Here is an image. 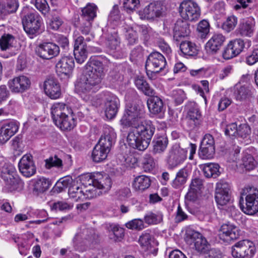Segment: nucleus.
Returning <instances> with one entry per match:
<instances>
[{
	"label": "nucleus",
	"mask_w": 258,
	"mask_h": 258,
	"mask_svg": "<svg viewBox=\"0 0 258 258\" xmlns=\"http://www.w3.org/2000/svg\"><path fill=\"white\" fill-rule=\"evenodd\" d=\"M105 76L104 67L99 61L93 60L85 66L84 74L77 81L75 89L85 101L90 100L91 94L98 89Z\"/></svg>",
	"instance_id": "nucleus-1"
},
{
	"label": "nucleus",
	"mask_w": 258,
	"mask_h": 258,
	"mask_svg": "<svg viewBox=\"0 0 258 258\" xmlns=\"http://www.w3.org/2000/svg\"><path fill=\"white\" fill-rule=\"evenodd\" d=\"M155 127L150 120L139 126H132L126 137V142L133 149L145 151L148 147L155 133Z\"/></svg>",
	"instance_id": "nucleus-2"
},
{
	"label": "nucleus",
	"mask_w": 258,
	"mask_h": 258,
	"mask_svg": "<svg viewBox=\"0 0 258 258\" xmlns=\"http://www.w3.org/2000/svg\"><path fill=\"white\" fill-rule=\"evenodd\" d=\"M145 112L139 105L135 104L126 106L124 113L120 120V124L125 126L141 125L145 122Z\"/></svg>",
	"instance_id": "nucleus-3"
},
{
	"label": "nucleus",
	"mask_w": 258,
	"mask_h": 258,
	"mask_svg": "<svg viewBox=\"0 0 258 258\" xmlns=\"http://www.w3.org/2000/svg\"><path fill=\"white\" fill-rule=\"evenodd\" d=\"M29 8L24 7L22 10L23 27L26 33L30 34L36 33L39 29L42 19L34 10L29 12Z\"/></svg>",
	"instance_id": "nucleus-4"
},
{
	"label": "nucleus",
	"mask_w": 258,
	"mask_h": 258,
	"mask_svg": "<svg viewBox=\"0 0 258 258\" xmlns=\"http://www.w3.org/2000/svg\"><path fill=\"white\" fill-rule=\"evenodd\" d=\"M255 252L254 243L248 239L240 240L231 247V254L235 258H252Z\"/></svg>",
	"instance_id": "nucleus-5"
},
{
	"label": "nucleus",
	"mask_w": 258,
	"mask_h": 258,
	"mask_svg": "<svg viewBox=\"0 0 258 258\" xmlns=\"http://www.w3.org/2000/svg\"><path fill=\"white\" fill-rule=\"evenodd\" d=\"M179 12L184 20L196 21L200 17L201 11L199 5L192 0H185L180 5Z\"/></svg>",
	"instance_id": "nucleus-6"
},
{
	"label": "nucleus",
	"mask_w": 258,
	"mask_h": 258,
	"mask_svg": "<svg viewBox=\"0 0 258 258\" xmlns=\"http://www.w3.org/2000/svg\"><path fill=\"white\" fill-rule=\"evenodd\" d=\"M166 66L165 57L158 52H153L148 57L146 60L145 68L147 74L149 78L150 74L152 75L162 71Z\"/></svg>",
	"instance_id": "nucleus-7"
},
{
	"label": "nucleus",
	"mask_w": 258,
	"mask_h": 258,
	"mask_svg": "<svg viewBox=\"0 0 258 258\" xmlns=\"http://www.w3.org/2000/svg\"><path fill=\"white\" fill-rule=\"evenodd\" d=\"M239 204L241 210L246 214L253 215L258 212V189L250 187L245 197V206L242 197L240 198Z\"/></svg>",
	"instance_id": "nucleus-8"
},
{
	"label": "nucleus",
	"mask_w": 258,
	"mask_h": 258,
	"mask_svg": "<svg viewBox=\"0 0 258 258\" xmlns=\"http://www.w3.org/2000/svg\"><path fill=\"white\" fill-rule=\"evenodd\" d=\"M0 176L13 188L20 182L15 167L6 163L3 157H0Z\"/></svg>",
	"instance_id": "nucleus-9"
},
{
	"label": "nucleus",
	"mask_w": 258,
	"mask_h": 258,
	"mask_svg": "<svg viewBox=\"0 0 258 258\" xmlns=\"http://www.w3.org/2000/svg\"><path fill=\"white\" fill-rule=\"evenodd\" d=\"M187 158V151L174 145L169 151L167 163L168 168L173 169L183 163Z\"/></svg>",
	"instance_id": "nucleus-10"
},
{
	"label": "nucleus",
	"mask_w": 258,
	"mask_h": 258,
	"mask_svg": "<svg viewBox=\"0 0 258 258\" xmlns=\"http://www.w3.org/2000/svg\"><path fill=\"white\" fill-rule=\"evenodd\" d=\"M95 233L93 229L84 228L81 232L77 233L74 238V245L79 251L85 250L95 238Z\"/></svg>",
	"instance_id": "nucleus-11"
},
{
	"label": "nucleus",
	"mask_w": 258,
	"mask_h": 258,
	"mask_svg": "<svg viewBox=\"0 0 258 258\" xmlns=\"http://www.w3.org/2000/svg\"><path fill=\"white\" fill-rule=\"evenodd\" d=\"M215 140L209 134H206L201 142L199 150V156L202 159H211L215 154Z\"/></svg>",
	"instance_id": "nucleus-12"
},
{
	"label": "nucleus",
	"mask_w": 258,
	"mask_h": 258,
	"mask_svg": "<svg viewBox=\"0 0 258 258\" xmlns=\"http://www.w3.org/2000/svg\"><path fill=\"white\" fill-rule=\"evenodd\" d=\"M59 52V47L52 42L41 43L35 48L36 55L45 59H50L57 56Z\"/></svg>",
	"instance_id": "nucleus-13"
},
{
	"label": "nucleus",
	"mask_w": 258,
	"mask_h": 258,
	"mask_svg": "<svg viewBox=\"0 0 258 258\" xmlns=\"http://www.w3.org/2000/svg\"><path fill=\"white\" fill-rule=\"evenodd\" d=\"M104 110L107 118L112 119L114 117L120 106L119 99L110 92L104 93Z\"/></svg>",
	"instance_id": "nucleus-14"
},
{
	"label": "nucleus",
	"mask_w": 258,
	"mask_h": 258,
	"mask_svg": "<svg viewBox=\"0 0 258 258\" xmlns=\"http://www.w3.org/2000/svg\"><path fill=\"white\" fill-rule=\"evenodd\" d=\"M83 178L87 180L89 184H92L95 186L97 189H102L105 192L111 188V180L107 174L103 175L100 173H96L93 177L88 174L82 176L83 181Z\"/></svg>",
	"instance_id": "nucleus-15"
},
{
	"label": "nucleus",
	"mask_w": 258,
	"mask_h": 258,
	"mask_svg": "<svg viewBox=\"0 0 258 258\" xmlns=\"http://www.w3.org/2000/svg\"><path fill=\"white\" fill-rule=\"evenodd\" d=\"M0 126V142L4 144L18 132L19 124L15 120H8L2 122Z\"/></svg>",
	"instance_id": "nucleus-16"
},
{
	"label": "nucleus",
	"mask_w": 258,
	"mask_h": 258,
	"mask_svg": "<svg viewBox=\"0 0 258 258\" xmlns=\"http://www.w3.org/2000/svg\"><path fill=\"white\" fill-rule=\"evenodd\" d=\"M84 37L75 35L74 54L77 62L83 63L88 56V47Z\"/></svg>",
	"instance_id": "nucleus-17"
},
{
	"label": "nucleus",
	"mask_w": 258,
	"mask_h": 258,
	"mask_svg": "<svg viewBox=\"0 0 258 258\" xmlns=\"http://www.w3.org/2000/svg\"><path fill=\"white\" fill-rule=\"evenodd\" d=\"M74 66L73 57H62L56 64V72L60 77L68 79L72 75Z\"/></svg>",
	"instance_id": "nucleus-18"
},
{
	"label": "nucleus",
	"mask_w": 258,
	"mask_h": 258,
	"mask_svg": "<svg viewBox=\"0 0 258 258\" xmlns=\"http://www.w3.org/2000/svg\"><path fill=\"white\" fill-rule=\"evenodd\" d=\"M229 184L224 181H220L216 184L215 198L218 205H226L230 201Z\"/></svg>",
	"instance_id": "nucleus-19"
},
{
	"label": "nucleus",
	"mask_w": 258,
	"mask_h": 258,
	"mask_svg": "<svg viewBox=\"0 0 258 258\" xmlns=\"http://www.w3.org/2000/svg\"><path fill=\"white\" fill-rule=\"evenodd\" d=\"M163 12V6L159 2L150 3L143 10L139 12L140 18L142 19H154L160 17Z\"/></svg>",
	"instance_id": "nucleus-20"
},
{
	"label": "nucleus",
	"mask_w": 258,
	"mask_h": 258,
	"mask_svg": "<svg viewBox=\"0 0 258 258\" xmlns=\"http://www.w3.org/2000/svg\"><path fill=\"white\" fill-rule=\"evenodd\" d=\"M244 47V41L241 39H235L229 42L224 50L222 55L225 59H231L238 54Z\"/></svg>",
	"instance_id": "nucleus-21"
},
{
	"label": "nucleus",
	"mask_w": 258,
	"mask_h": 258,
	"mask_svg": "<svg viewBox=\"0 0 258 258\" xmlns=\"http://www.w3.org/2000/svg\"><path fill=\"white\" fill-rule=\"evenodd\" d=\"M187 237L194 243L195 249L200 253H205L209 250L210 244L207 239L200 233L192 231L187 233Z\"/></svg>",
	"instance_id": "nucleus-22"
},
{
	"label": "nucleus",
	"mask_w": 258,
	"mask_h": 258,
	"mask_svg": "<svg viewBox=\"0 0 258 258\" xmlns=\"http://www.w3.org/2000/svg\"><path fill=\"white\" fill-rule=\"evenodd\" d=\"M18 166L21 173L26 177H30L36 172V167L30 154L24 155L20 160Z\"/></svg>",
	"instance_id": "nucleus-23"
},
{
	"label": "nucleus",
	"mask_w": 258,
	"mask_h": 258,
	"mask_svg": "<svg viewBox=\"0 0 258 258\" xmlns=\"http://www.w3.org/2000/svg\"><path fill=\"white\" fill-rule=\"evenodd\" d=\"M239 236L238 228L232 224H223L220 229L219 237L224 241L229 242Z\"/></svg>",
	"instance_id": "nucleus-24"
},
{
	"label": "nucleus",
	"mask_w": 258,
	"mask_h": 258,
	"mask_svg": "<svg viewBox=\"0 0 258 258\" xmlns=\"http://www.w3.org/2000/svg\"><path fill=\"white\" fill-rule=\"evenodd\" d=\"M30 84V81L27 77L19 76L10 80L8 82V86L12 92L20 93L28 89Z\"/></svg>",
	"instance_id": "nucleus-25"
},
{
	"label": "nucleus",
	"mask_w": 258,
	"mask_h": 258,
	"mask_svg": "<svg viewBox=\"0 0 258 258\" xmlns=\"http://www.w3.org/2000/svg\"><path fill=\"white\" fill-rule=\"evenodd\" d=\"M44 90L45 94L51 99H57L61 95L60 86L53 77L46 79L44 82Z\"/></svg>",
	"instance_id": "nucleus-26"
},
{
	"label": "nucleus",
	"mask_w": 258,
	"mask_h": 258,
	"mask_svg": "<svg viewBox=\"0 0 258 258\" xmlns=\"http://www.w3.org/2000/svg\"><path fill=\"white\" fill-rule=\"evenodd\" d=\"M185 126L187 130L192 131L197 128L201 123V115L197 108H192L188 111L185 119Z\"/></svg>",
	"instance_id": "nucleus-27"
},
{
	"label": "nucleus",
	"mask_w": 258,
	"mask_h": 258,
	"mask_svg": "<svg viewBox=\"0 0 258 258\" xmlns=\"http://www.w3.org/2000/svg\"><path fill=\"white\" fill-rule=\"evenodd\" d=\"M116 138V135L114 129L110 126H106L104 128L103 134L98 144L110 151V148L115 142Z\"/></svg>",
	"instance_id": "nucleus-28"
},
{
	"label": "nucleus",
	"mask_w": 258,
	"mask_h": 258,
	"mask_svg": "<svg viewBox=\"0 0 258 258\" xmlns=\"http://www.w3.org/2000/svg\"><path fill=\"white\" fill-rule=\"evenodd\" d=\"M116 138V135L114 129L110 126H106L104 128L103 134L98 144L110 151V148L115 142Z\"/></svg>",
	"instance_id": "nucleus-29"
},
{
	"label": "nucleus",
	"mask_w": 258,
	"mask_h": 258,
	"mask_svg": "<svg viewBox=\"0 0 258 258\" xmlns=\"http://www.w3.org/2000/svg\"><path fill=\"white\" fill-rule=\"evenodd\" d=\"M190 33L189 25L187 21L179 19L176 22L173 28V38L176 41L188 36Z\"/></svg>",
	"instance_id": "nucleus-30"
},
{
	"label": "nucleus",
	"mask_w": 258,
	"mask_h": 258,
	"mask_svg": "<svg viewBox=\"0 0 258 258\" xmlns=\"http://www.w3.org/2000/svg\"><path fill=\"white\" fill-rule=\"evenodd\" d=\"M225 37L222 34L215 33L212 35L206 44V49L210 54L216 53L223 45Z\"/></svg>",
	"instance_id": "nucleus-31"
},
{
	"label": "nucleus",
	"mask_w": 258,
	"mask_h": 258,
	"mask_svg": "<svg viewBox=\"0 0 258 258\" xmlns=\"http://www.w3.org/2000/svg\"><path fill=\"white\" fill-rule=\"evenodd\" d=\"M70 113H72V109L63 103H55L51 107V114L54 122Z\"/></svg>",
	"instance_id": "nucleus-32"
},
{
	"label": "nucleus",
	"mask_w": 258,
	"mask_h": 258,
	"mask_svg": "<svg viewBox=\"0 0 258 258\" xmlns=\"http://www.w3.org/2000/svg\"><path fill=\"white\" fill-rule=\"evenodd\" d=\"M255 21L253 18L243 19L240 23L238 32L242 36L251 37L254 30Z\"/></svg>",
	"instance_id": "nucleus-33"
},
{
	"label": "nucleus",
	"mask_w": 258,
	"mask_h": 258,
	"mask_svg": "<svg viewBox=\"0 0 258 258\" xmlns=\"http://www.w3.org/2000/svg\"><path fill=\"white\" fill-rule=\"evenodd\" d=\"M147 106L150 113L153 114H162L165 110L162 100L157 96L149 98Z\"/></svg>",
	"instance_id": "nucleus-34"
},
{
	"label": "nucleus",
	"mask_w": 258,
	"mask_h": 258,
	"mask_svg": "<svg viewBox=\"0 0 258 258\" xmlns=\"http://www.w3.org/2000/svg\"><path fill=\"white\" fill-rule=\"evenodd\" d=\"M54 123L62 130H71L76 126V121L72 111V113L66 114Z\"/></svg>",
	"instance_id": "nucleus-35"
},
{
	"label": "nucleus",
	"mask_w": 258,
	"mask_h": 258,
	"mask_svg": "<svg viewBox=\"0 0 258 258\" xmlns=\"http://www.w3.org/2000/svg\"><path fill=\"white\" fill-rule=\"evenodd\" d=\"M108 24L112 27L118 26L121 29V26L127 25L126 22L121 18L118 7L114 6L111 11L108 19Z\"/></svg>",
	"instance_id": "nucleus-36"
},
{
	"label": "nucleus",
	"mask_w": 258,
	"mask_h": 258,
	"mask_svg": "<svg viewBox=\"0 0 258 258\" xmlns=\"http://www.w3.org/2000/svg\"><path fill=\"white\" fill-rule=\"evenodd\" d=\"M189 175L186 167L179 169L176 174L175 178L172 181V186L175 188L181 187L186 182Z\"/></svg>",
	"instance_id": "nucleus-37"
},
{
	"label": "nucleus",
	"mask_w": 258,
	"mask_h": 258,
	"mask_svg": "<svg viewBox=\"0 0 258 258\" xmlns=\"http://www.w3.org/2000/svg\"><path fill=\"white\" fill-rule=\"evenodd\" d=\"M152 144L153 153H161L165 151L167 147L168 139L165 135L157 136L153 139Z\"/></svg>",
	"instance_id": "nucleus-38"
},
{
	"label": "nucleus",
	"mask_w": 258,
	"mask_h": 258,
	"mask_svg": "<svg viewBox=\"0 0 258 258\" xmlns=\"http://www.w3.org/2000/svg\"><path fill=\"white\" fill-rule=\"evenodd\" d=\"M235 98L240 101L248 99L252 95V93L248 86L245 85H236L234 92Z\"/></svg>",
	"instance_id": "nucleus-39"
},
{
	"label": "nucleus",
	"mask_w": 258,
	"mask_h": 258,
	"mask_svg": "<svg viewBox=\"0 0 258 258\" xmlns=\"http://www.w3.org/2000/svg\"><path fill=\"white\" fill-rule=\"evenodd\" d=\"M86 180H87L84 178H83V181L82 178L81 179L83 184V189H84V192H83V200L95 198L102 194L101 191H98L95 186L92 184H89L88 183V186L85 185V184H87V183H85Z\"/></svg>",
	"instance_id": "nucleus-40"
},
{
	"label": "nucleus",
	"mask_w": 258,
	"mask_h": 258,
	"mask_svg": "<svg viewBox=\"0 0 258 258\" xmlns=\"http://www.w3.org/2000/svg\"><path fill=\"white\" fill-rule=\"evenodd\" d=\"M105 45L111 50L117 51L120 48V39L115 31L109 33L106 37Z\"/></svg>",
	"instance_id": "nucleus-41"
},
{
	"label": "nucleus",
	"mask_w": 258,
	"mask_h": 258,
	"mask_svg": "<svg viewBox=\"0 0 258 258\" xmlns=\"http://www.w3.org/2000/svg\"><path fill=\"white\" fill-rule=\"evenodd\" d=\"M109 151L108 149L97 144L92 151V160L95 162H102L107 158Z\"/></svg>",
	"instance_id": "nucleus-42"
},
{
	"label": "nucleus",
	"mask_w": 258,
	"mask_h": 258,
	"mask_svg": "<svg viewBox=\"0 0 258 258\" xmlns=\"http://www.w3.org/2000/svg\"><path fill=\"white\" fill-rule=\"evenodd\" d=\"M50 180L48 178L40 177L35 180L33 192L37 195L41 194L47 190L51 185Z\"/></svg>",
	"instance_id": "nucleus-43"
},
{
	"label": "nucleus",
	"mask_w": 258,
	"mask_h": 258,
	"mask_svg": "<svg viewBox=\"0 0 258 258\" xmlns=\"http://www.w3.org/2000/svg\"><path fill=\"white\" fill-rule=\"evenodd\" d=\"M180 49L184 55L195 56L198 53V49L196 44L190 41H182L180 44Z\"/></svg>",
	"instance_id": "nucleus-44"
},
{
	"label": "nucleus",
	"mask_w": 258,
	"mask_h": 258,
	"mask_svg": "<svg viewBox=\"0 0 258 258\" xmlns=\"http://www.w3.org/2000/svg\"><path fill=\"white\" fill-rule=\"evenodd\" d=\"M151 184L150 178L146 175L136 177L134 181L133 187L136 190L143 191L147 189Z\"/></svg>",
	"instance_id": "nucleus-45"
},
{
	"label": "nucleus",
	"mask_w": 258,
	"mask_h": 258,
	"mask_svg": "<svg viewBox=\"0 0 258 258\" xmlns=\"http://www.w3.org/2000/svg\"><path fill=\"white\" fill-rule=\"evenodd\" d=\"M97 6L93 4H88L82 10V17L84 21L92 22L96 17Z\"/></svg>",
	"instance_id": "nucleus-46"
},
{
	"label": "nucleus",
	"mask_w": 258,
	"mask_h": 258,
	"mask_svg": "<svg viewBox=\"0 0 258 258\" xmlns=\"http://www.w3.org/2000/svg\"><path fill=\"white\" fill-rule=\"evenodd\" d=\"M163 216V213L161 211H150L145 214L144 220L149 225H155L162 221Z\"/></svg>",
	"instance_id": "nucleus-47"
},
{
	"label": "nucleus",
	"mask_w": 258,
	"mask_h": 258,
	"mask_svg": "<svg viewBox=\"0 0 258 258\" xmlns=\"http://www.w3.org/2000/svg\"><path fill=\"white\" fill-rule=\"evenodd\" d=\"M135 83L138 89L142 91L146 95L152 96L155 94L154 90L150 87L143 77H137Z\"/></svg>",
	"instance_id": "nucleus-48"
},
{
	"label": "nucleus",
	"mask_w": 258,
	"mask_h": 258,
	"mask_svg": "<svg viewBox=\"0 0 258 258\" xmlns=\"http://www.w3.org/2000/svg\"><path fill=\"white\" fill-rule=\"evenodd\" d=\"M203 171L207 177L216 178L220 175L219 165L216 163H207L203 165Z\"/></svg>",
	"instance_id": "nucleus-49"
},
{
	"label": "nucleus",
	"mask_w": 258,
	"mask_h": 258,
	"mask_svg": "<svg viewBox=\"0 0 258 258\" xmlns=\"http://www.w3.org/2000/svg\"><path fill=\"white\" fill-rule=\"evenodd\" d=\"M121 30L125 33V36L128 43L133 45L137 43L138 37L137 32L135 31L132 27L127 25L121 26Z\"/></svg>",
	"instance_id": "nucleus-50"
},
{
	"label": "nucleus",
	"mask_w": 258,
	"mask_h": 258,
	"mask_svg": "<svg viewBox=\"0 0 258 258\" xmlns=\"http://www.w3.org/2000/svg\"><path fill=\"white\" fill-rule=\"evenodd\" d=\"M83 192L84 189L83 186L79 187L77 185H73L69 188L68 194L70 198L75 202L83 201Z\"/></svg>",
	"instance_id": "nucleus-51"
},
{
	"label": "nucleus",
	"mask_w": 258,
	"mask_h": 258,
	"mask_svg": "<svg viewBox=\"0 0 258 258\" xmlns=\"http://www.w3.org/2000/svg\"><path fill=\"white\" fill-rule=\"evenodd\" d=\"M91 27L92 22L90 21L83 22L79 27L81 34L86 36L84 37L85 42H90L94 38V35L91 33Z\"/></svg>",
	"instance_id": "nucleus-52"
},
{
	"label": "nucleus",
	"mask_w": 258,
	"mask_h": 258,
	"mask_svg": "<svg viewBox=\"0 0 258 258\" xmlns=\"http://www.w3.org/2000/svg\"><path fill=\"white\" fill-rule=\"evenodd\" d=\"M124 236V229L116 225L110 226L109 238L114 241H120Z\"/></svg>",
	"instance_id": "nucleus-53"
},
{
	"label": "nucleus",
	"mask_w": 258,
	"mask_h": 258,
	"mask_svg": "<svg viewBox=\"0 0 258 258\" xmlns=\"http://www.w3.org/2000/svg\"><path fill=\"white\" fill-rule=\"evenodd\" d=\"M139 241L141 246L144 248L145 250H150L153 246L154 243L152 236L147 232L143 233L140 236Z\"/></svg>",
	"instance_id": "nucleus-54"
},
{
	"label": "nucleus",
	"mask_w": 258,
	"mask_h": 258,
	"mask_svg": "<svg viewBox=\"0 0 258 258\" xmlns=\"http://www.w3.org/2000/svg\"><path fill=\"white\" fill-rule=\"evenodd\" d=\"M237 24V18L231 15L228 16L222 25V28L226 32H230L233 30Z\"/></svg>",
	"instance_id": "nucleus-55"
},
{
	"label": "nucleus",
	"mask_w": 258,
	"mask_h": 258,
	"mask_svg": "<svg viewBox=\"0 0 258 258\" xmlns=\"http://www.w3.org/2000/svg\"><path fill=\"white\" fill-rule=\"evenodd\" d=\"M15 40L14 37L10 34H4L0 37V47L2 50H6L12 46Z\"/></svg>",
	"instance_id": "nucleus-56"
},
{
	"label": "nucleus",
	"mask_w": 258,
	"mask_h": 258,
	"mask_svg": "<svg viewBox=\"0 0 258 258\" xmlns=\"http://www.w3.org/2000/svg\"><path fill=\"white\" fill-rule=\"evenodd\" d=\"M142 165L145 172H150L155 168L156 163L150 155L145 154L143 158Z\"/></svg>",
	"instance_id": "nucleus-57"
},
{
	"label": "nucleus",
	"mask_w": 258,
	"mask_h": 258,
	"mask_svg": "<svg viewBox=\"0 0 258 258\" xmlns=\"http://www.w3.org/2000/svg\"><path fill=\"white\" fill-rule=\"evenodd\" d=\"M73 205L64 201H57L50 205L51 209L55 211H66L72 209Z\"/></svg>",
	"instance_id": "nucleus-58"
},
{
	"label": "nucleus",
	"mask_w": 258,
	"mask_h": 258,
	"mask_svg": "<svg viewBox=\"0 0 258 258\" xmlns=\"http://www.w3.org/2000/svg\"><path fill=\"white\" fill-rule=\"evenodd\" d=\"M197 30L202 38H205L210 31L209 22L205 20L201 21L198 25Z\"/></svg>",
	"instance_id": "nucleus-59"
},
{
	"label": "nucleus",
	"mask_w": 258,
	"mask_h": 258,
	"mask_svg": "<svg viewBox=\"0 0 258 258\" xmlns=\"http://www.w3.org/2000/svg\"><path fill=\"white\" fill-rule=\"evenodd\" d=\"M125 226L130 229L141 230L145 228L144 221L141 219H135L125 224Z\"/></svg>",
	"instance_id": "nucleus-60"
},
{
	"label": "nucleus",
	"mask_w": 258,
	"mask_h": 258,
	"mask_svg": "<svg viewBox=\"0 0 258 258\" xmlns=\"http://www.w3.org/2000/svg\"><path fill=\"white\" fill-rule=\"evenodd\" d=\"M243 165L246 170L253 169L256 165V162L250 154L245 155L242 159Z\"/></svg>",
	"instance_id": "nucleus-61"
},
{
	"label": "nucleus",
	"mask_w": 258,
	"mask_h": 258,
	"mask_svg": "<svg viewBox=\"0 0 258 258\" xmlns=\"http://www.w3.org/2000/svg\"><path fill=\"white\" fill-rule=\"evenodd\" d=\"M18 8L17 0H7V3L2 6L3 13H12L15 12Z\"/></svg>",
	"instance_id": "nucleus-62"
},
{
	"label": "nucleus",
	"mask_w": 258,
	"mask_h": 258,
	"mask_svg": "<svg viewBox=\"0 0 258 258\" xmlns=\"http://www.w3.org/2000/svg\"><path fill=\"white\" fill-rule=\"evenodd\" d=\"M45 167L47 169H50L51 167H61L62 165V160L58 158L56 156L53 157H50L49 158L45 160Z\"/></svg>",
	"instance_id": "nucleus-63"
},
{
	"label": "nucleus",
	"mask_w": 258,
	"mask_h": 258,
	"mask_svg": "<svg viewBox=\"0 0 258 258\" xmlns=\"http://www.w3.org/2000/svg\"><path fill=\"white\" fill-rule=\"evenodd\" d=\"M139 5V0H123V8L127 13L133 12Z\"/></svg>",
	"instance_id": "nucleus-64"
}]
</instances>
